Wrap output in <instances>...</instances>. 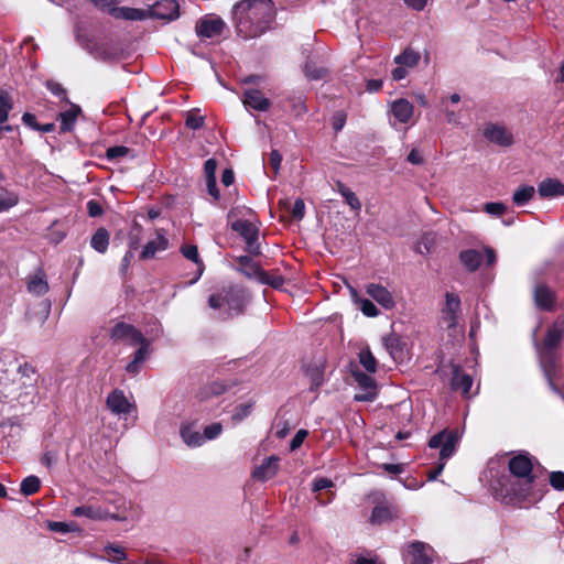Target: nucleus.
<instances>
[{"mask_svg": "<svg viewBox=\"0 0 564 564\" xmlns=\"http://www.w3.org/2000/svg\"><path fill=\"white\" fill-rule=\"evenodd\" d=\"M459 260L468 271L475 272L482 261V254L478 250L467 249L460 251Z\"/></svg>", "mask_w": 564, "mask_h": 564, "instance_id": "obj_23", "label": "nucleus"}, {"mask_svg": "<svg viewBox=\"0 0 564 564\" xmlns=\"http://www.w3.org/2000/svg\"><path fill=\"white\" fill-rule=\"evenodd\" d=\"M435 243L434 235L425 234L422 236L420 241L416 243V251L421 254L429 253Z\"/></svg>", "mask_w": 564, "mask_h": 564, "instance_id": "obj_41", "label": "nucleus"}, {"mask_svg": "<svg viewBox=\"0 0 564 564\" xmlns=\"http://www.w3.org/2000/svg\"><path fill=\"white\" fill-rule=\"evenodd\" d=\"M274 18L272 0H241L232 8L237 33L243 39H253L267 32Z\"/></svg>", "mask_w": 564, "mask_h": 564, "instance_id": "obj_1", "label": "nucleus"}, {"mask_svg": "<svg viewBox=\"0 0 564 564\" xmlns=\"http://www.w3.org/2000/svg\"><path fill=\"white\" fill-rule=\"evenodd\" d=\"M352 377L362 390L377 389L375 379L360 370L352 371Z\"/></svg>", "mask_w": 564, "mask_h": 564, "instance_id": "obj_38", "label": "nucleus"}, {"mask_svg": "<svg viewBox=\"0 0 564 564\" xmlns=\"http://www.w3.org/2000/svg\"><path fill=\"white\" fill-rule=\"evenodd\" d=\"M346 122V115L343 111H337L333 116V129L337 132L343 129Z\"/></svg>", "mask_w": 564, "mask_h": 564, "instance_id": "obj_64", "label": "nucleus"}, {"mask_svg": "<svg viewBox=\"0 0 564 564\" xmlns=\"http://www.w3.org/2000/svg\"><path fill=\"white\" fill-rule=\"evenodd\" d=\"M45 85L52 94H54L56 96H61L63 100L68 102V99L66 96V89L59 83H57L53 79H48V80H46Z\"/></svg>", "mask_w": 564, "mask_h": 564, "instance_id": "obj_50", "label": "nucleus"}, {"mask_svg": "<svg viewBox=\"0 0 564 564\" xmlns=\"http://www.w3.org/2000/svg\"><path fill=\"white\" fill-rule=\"evenodd\" d=\"M28 291L35 295H43L48 291V284L45 274L40 270L37 274L30 276L28 281Z\"/></svg>", "mask_w": 564, "mask_h": 564, "instance_id": "obj_27", "label": "nucleus"}, {"mask_svg": "<svg viewBox=\"0 0 564 564\" xmlns=\"http://www.w3.org/2000/svg\"><path fill=\"white\" fill-rule=\"evenodd\" d=\"M538 193L544 198L564 195V184L556 178H546L539 184Z\"/></svg>", "mask_w": 564, "mask_h": 564, "instance_id": "obj_19", "label": "nucleus"}, {"mask_svg": "<svg viewBox=\"0 0 564 564\" xmlns=\"http://www.w3.org/2000/svg\"><path fill=\"white\" fill-rule=\"evenodd\" d=\"M217 169V161L215 159H208L204 164V173L206 180L216 178L215 173Z\"/></svg>", "mask_w": 564, "mask_h": 564, "instance_id": "obj_58", "label": "nucleus"}, {"mask_svg": "<svg viewBox=\"0 0 564 564\" xmlns=\"http://www.w3.org/2000/svg\"><path fill=\"white\" fill-rule=\"evenodd\" d=\"M106 404L115 414H128L134 409V405L128 401L124 393L119 389H115L109 393Z\"/></svg>", "mask_w": 564, "mask_h": 564, "instance_id": "obj_11", "label": "nucleus"}, {"mask_svg": "<svg viewBox=\"0 0 564 564\" xmlns=\"http://www.w3.org/2000/svg\"><path fill=\"white\" fill-rule=\"evenodd\" d=\"M550 484L555 490H564V473L552 471L550 474Z\"/></svg>", "mask_w": 564, "mask_h": 564, "instance_id": "obj_55", "label": "nucleus"}, {"mask_svg": "<svg viewBox=\"0 0 564 564\" xmlns=\"http://www.w3.org/2000/svg\"><path fill=\"white\" fill-rule=\"evenodd\" d=\"M359 361L368 372L377 371V360L369 349L359 352Z\"/></svg>", "mask_w": 564, "mask_h": 564, "instance_id": "obj_40", "label": "nucleus"}, {"mask_svg": "<svg viewBox=\"0 0 564 564\" xmlns=\"http://www.w3.org/2000/svg\"><path fill=\"white\" fill-rule=\"evenodd\" d=\"M279 462L280 458L275 455L268 457L260 466L253 470L252 477L260 481H267L273 478L278 474Z\"/></svg>", "mask_w": 564, "mask_h": 564, "instance_id": "obj_12", "label": "nucleus"}, {"mask_svg": "<svg viewBox=\"0 0 564 564\" xmlns=\"http://www.w3.org/2000/svg\"><path fill=\"white\" fill-rule=\"evenodd\" d=\"M221 429L223 427L220 423L207 425L204 430V437L208 440L215 438L217 435L220 434Z\"/></svg>", "mask_w": 564, "mask_h": 564, "instance_id": "obj_62", "label": "nucleus"}, {"mask_svg": "<svg viewBox=\"0 0 564 564\" xmlns=\"http://www.w3.org/2000/svg\"><path fill=\"white\" fill-rule=\"evenodd\" d=\"M564 339V317L556 319L547 326L542 340L534 341V348L538 355L539 364L546 377L550 387L558 392L554 381L558 371L561 360V348Z\"/></svg>", "mask_w": 564, "mask_h": 564, "instance_id": "obj_2", "label": "nucleus"}, {"mask_svg": "<svg viewBox=\"0 0 564 564\" xmlns=\"http://www.w3.org/2000/svg\"><path fill=\"white\" fill-rule=\"evenodd\" d=\"M305 75L314 80L323 79L328 75V69L323 66H317L314 62L307 61L304 66Z\"/></svg>", "mask_w": 564, "mask_h": 564, "instance_id": "obj_32", "label": "nucleus"}, {"mask_svg": "<svg viewBox=\"0 0 564 564\" xmlns=\"http://www.w3.org/2000/svg\"><path fill=\"white\" fill-rule=\"evenodd\" d=\"M306 375L311 379V389L315 390L323 383V371L319 367H308L306 369Z\"/></svg>", "mask_w": 564, "mask_h": 564, "instance_id": "obj_43", "label": "nucleus"}, {"mask_svg": "<svg viewBox=\"0 0 564 564\" xmlns=\"http://www.w3.org/2000/svg\"><path fill=\"white\" fill-rule=\"evenodd\" d=\"M534 193L533 186H521L513 193L512 199L517 205H524L534 196Z\"/></svg>", "mask_w": 564, "mask_h": 564, "instance_id": "obj_37", "label": "nucleus"}, {"mask_svg": "<svg viewBox=\"0 0 564 564\" xmlns=\"http://www.w3.org/2000/svg\"><path fill=\"white\" fill-rule=\"evenodd\" d=\"M109 245V232L106 228H98L90 239V246L99 253H105Z\"/></svg>", "mask_w": 564, "mask_h": 564, "instance_id": "obj_28", "label": "nucleus"}, {"mask_svg": "<svg viewBox=\"0 0 564 564\" xmlns=\"http://www.w3.org/2000/svg\"><path fill=\"white\" fill-rule=\"evenodd\" d=\"M105 551L111 561L116 563H120L127 557L124 550L120 546L108 545L105 547Z\"/></svg>", "mask_w": 564, "mask_h": 564, "instance_id": "obj_45", "label": "nucleus"}, {"mask_svg": "<svg viewBox=\"0 0 564 564\" xmlns=\"http://www.w3.org/2000/svg\"><path fill=\"white\" fill-rule=\"evenodd\" d=\"M40 488H41L40 478L32 475L22 480L20 490L24 496H31V495H34L35 492H37L40 490Z\"/></svg>", "mask_w": 564, "mask_h": 564, "instance_id": "obj_34", "label": "nucleus"}, {"mask_svg": "<svg viewBox=\"0 0 564 564\" xmlns=\"http://www.w3.org/2000/svg\"><path fill=\"white\" fill-rule=\"evenodd\" d=\"M508 468L511 477L505 480L502 487L508 495L519 500L525 499L535 480L531 458L523 454L516 455L509 460Z\"/></svg>", "mask_w": 564, "mask_h": 564, "instance_id": "obj_3", "label": "nucleus"}, {"mask_svg": "<svg viewBox=\"0 0 564 564\" xmlns=\"http://www.w3.org/2000/svg\"><path fill=\"white\" fill-rule=\"evenodd\" d=\"M484 137L500 147H510L513 143L512 133L503 126L489 123L484 129Z\"/></svg>", "mask_w": 564, "mask_h": 564, "instance_id": "obj_10", "label": "nucleus"}, {"mask_svg": "<svg viewBox=\"0 0 564 564\" xmlns=\"http://www.w3.org/2000/svg\"><path fill=\"white\" fill-rule=\"evenodd\" d=\"M282 162V155L278 150H272L269 158V164L273 169L274 174L279 173V169Z\"/></svg>", "mask_w": 564, "mask_h": 564, "instance_id": "obj_61", "label": "nucleus"}, {"mask_svg": "<svg viewBox=\"0 0 564 564\" xmlns=\"http://www.w3.org/2000/svg\"><path fill=\"white\" fill-rule=\"evenodd\" d=\"M181 436L188 446H200L204 441V436L199 432L193 430L191 426H183L181 429Z\"/></svg>", "mask_w": 564, "mask_h": 564, "instance_id": "obj_30", "label": "nucleus"}, {"mask_svg": "<svg viewBox=\"0 0 564 564\" xmlns=\"http://www.w3.org/2000/svg\"><path fill=\"white\" fill-rule=\"evenodd\" d=\"M367 293L384 308H392L394 306L392 294L381 284H369L367 288Z\"/></svg>", "mask_w": 564, "mask_h": 564, "instance_id": "obj_18", "label": "nucleus"}, {"mask_svg": "<svg viewBox=\"0 0 564 564\" xmlns=\"http://www.w3.org/2000/svg\"><path fill=\"white\" fill-rule=\"evenodd\" d=\"M72 513L75 517H86L93 520H100L105 518L102 510L99 508H94L93 506L76 507Z\"/></svg>", "mask_w": 564, "mask_h": 564, "instance_id": "obj_31", "label": "nucleus"}, {"mask_svg": "<svg viewBox=\"0 0 564 564\" xmlns=\"http://www.w3.org/2000/svg\"><path fill=\"white\" fill-rule=\"evenodd\" d=\"M185 123L191 129H199L204 124V117L198 116L195 111H189L187 112Z\"/></svg>", "mask_w": 564, "mask_h": 564, "instance_id": "obj_51", "label": "nucleus"}, {"mask_svg": "<svg viewBox=\"0 0 564 564\" xmlns=\"http://www.w3.org/2000/svg\"><path fill=\"white\" fill-rule=\"evenodd\" d=\"M377 393V389L364 390V392L356 394L354 399L357 402H371L376 399Z\"/></svg>", "mask_w": 564, "mask_h": 564, "instance_id": "obj_60", "label": "nucleus"}, {"mask_svg": "<svg viewBox=\"0 0 564 564\" xmlns=\"http://www.w3.org/2000/svg\"><path fill=\"white\" fill-rule=\"evenodd\" d=\"M90 54L94 55L96 58L101 61H111L115 58V54L110 52L104 44L96 43L94 44L93 50L90 51Z\"/></svg>", "mask_w": 564, "mask_h": 564, "instance_id": "obj_42", "label": "nucleus"}, {"mask_svg": "<svg viewBox=\"0 0 564 564\" xmlns=\"http://www.w3.org/2000/svg\"><path fill=\"white\" fill-rule=\"evenodd\" d=\"M18 373L20 376L21 386L28 388L33 387L36 382V372L35 369L29 365L24 364L19 367Z\"/></svg>", "mask_w": 564, "mask_h": 564, "instance_id": "obj_29", "label": "nucleus"}, {"mask_svg": "<svg viewBox=\"0 0 564 564\" xmlns=\"http://www.w3.org/2000/svg\"><path fill=\"white\" fill-rule=\"evenodd\" d=\"M237 263V270L249 279L254 278L259 281L260 276H264V270H262L261 267L257 262H254L252 258L249 256L238 257Z\"/></svg>", "mask_w": 564, "mask_h": 564, "instance_id": "obj_16", "label": "nucleus"}, {"mask_svg": "<svg viewBox=\"0 0 564 564\" xmlns=\"http://www.w3.org/2000/svg\"><path fill=\"white\" fill-rule=\"evenodd\" d=\"M47 528L53 532L66 533V532H79L80 529L75 522H55L50 521Z\"/></svg>", "mask_w": 564, "mask_h": 564, "instance_id": "obj_39", "label": "nucleus"}, {"mask_svg": "<svg viewBox=\"0 0 564 564\" xmlns=\"http://www.w3.org/2000/svg\"><path fill=\"white\" fill-rule=\"evenodd\" d=\"M181 252L183 253V256L186 259H188L197 264L202 263V261L199 260V257H198V250H197L196 246H194V245L183 246L181 248Z\"/></svg>", "mask_w": 564, "mask_h": 564, "instance_id": "obj_53", "label": "nucleus"}, {"mask_svg": "<svg viewBox=\"0 0 564 564\" xmlns=\"http://www.w3.org/2000/svg\"><path fill=\"white\" fill-rule=\"evenodd\" d=\"M76 41L83 48H85L89 53L93 50L94 44L97 43L93 41L90 37H88L86 34H84L80 30H77L76 32Z\"/></svg>", "mask_w": 564, "mask_h": 564, "instance_id": "obj_56", "label": "nucleus"}, {"mask_svg": "<svg viewBox=\"0 0 564 564\" xmlns=\"http://www.w3.org/2000/svg\"><path fill=\"white\" fill-rule=\"evenodd\" d=\"M130 152V149L123 145H117L108 148L106 151V158L108 160H117L119 158L128 155Z\"/></svg>", "mask_w": 564, "mask_h": 564, "instance_id": "obj_48", "label": "nucleus"}, {"mask_svg": "<svg viewBox=\"0 0 564 564\" xmlns=\"http://www.w3.org/2000/svg\"><path fill=\"white\" fill-rule=\"evenodd\" d=\"M87 209H88V215L90 217H99L104 213L101 205L97 200H94V199H91L87 203Z\"/></svg>", "mask_w": 564, "mask_h": 564, "instance_id": "obj_63", "label": "nucleus"}, {"mask_svg": "<svg viewBox=\"0 0 564 564\" xmlns=\"http://www.w3.org/2000/svg\"><path fill=\"white\" fill-rule=\"evenodd\" d=\"M149 17L173 21L180 17V6L176 0H159L149 7Z\"/></svg>", "mask_w": 564, "mask_h": 564, "instance_id": "obj_7", "label": "nucleus"}, {"mask_svg": "<svg viewBox=\"0 0 564 564\" xmlns=\"http://www.w3.org/2000/svg\"><path fill=\"white\" fill-rule=\"evenodd\" d=\"M393 116L402 123H406L413 115V106L405 99H398L391 107Z\"/></svg>", "mask_w": 564, "mask_h": 564, "instance_id": "obj_24", "label": "nucleus"}, {"mask_svg": "<svg viewBox=\"0 0 564 564\" xmlns=\"http://www.w3.org/2000/svg\"><path fill=\"white\" fill-rule=\"evenodd\" d=\"M82 109L77 105H72L70 108L64 112L58 113V119L61 120V131L68 132L73 130L75 121Z\"/></svg>", "mask_w": 564, "mask_h": 564, "instance_id": "obj_25", "label": "nucleus"}, {"mask_svg": "<svg viewBox=\"0 0 564 564\" xmlns=\"http://www.w3.org/2000/svg\"><path fill=\"white\" fill-rule=\"evenodd\" d=\"M359 307L365 315L369 317H375L378 315V308L370 300L362 299L359 301Z\"/></svg>", "mask_w": 564, "mask_h": 564, "instance_id": "obj_54", "label": "nucleus"}, {"mask_svg": "<svg viewBox=\"0 0 564 564\" xmlns=\"http://www.w3.org/2000/svg\"><path fill=\"white\" fill-rule=\"evenodd\" d=\"M485 212L490 215L500 216L506 212V206L502 203H487Z\"/></svg>", "mask_w": 564, "mask_h": 564, "instance_id": "obj_59", "label": "nucleus"}, {"mask_svg": "<svg viewBox=\"0 0 564 564\" xmlns=\"http://www.w3.org/2000/svg\"><path fill=\"white\" fill-rule=\"evenodd\" d=\"M225 22L215 15H206L197 21L195 31L199 37L212 39L223 33Z\"/></svg>", "mask_w": 564, "mask_h": 564, "instance_id": "obj_8", "label": "nucleus"}, {"mask_svg": "<svg viewBox=\"0 0 564 564\" xmlns=\"http://www.w3.org/2000/svg\"><path fill=\"white\" fill-rule=\"evenodd\" d=\"M460 307V300L457 295H454L453 293H446V303L443 311L449 312L451 314L454 313L457 315V312Z\"/></svg>", "mask_w": 564, "mask_h": 564, "instance_id": "obj_47", "label": "nucleus"}, {"mask_svg": "<svg viewBox=\"0 0 564 564\" xmlns=\"http://www.w3.org/2000/svg\"><path fill=\"white\" fill-rule=\"evenodd\" d=\"M110 12L116 18H122L126 20L137 21V20H145L149 17V8L148 9H134V8H112Z\"/></svg>", "mask_w": 564, "mask_h": 564, "instance_id": "obj_21", "label": "nucleus"}, {"mask_svg": "<svg viewBox=\"0 0 564 564\" xmlns=\"http://www.w3.org/2000/svg\"><path fill=\"white\" fill-rule=\"evenodd\" d=\"M398 517V509L392 506H376L372 510L370 521L373 524H381Z\"/></svg>", "mask_w": 564, "mask_h": 564, "instance_id": "obj_22", "label": "nucleus"}, {"mask_svg": "<svg viewBox=\"0 0 564 564\" xmlns=\"http://www.w3.org/2000/svg\"><path fill=\"white\" fill-rule=\"evenodd\" d=\"M141 347L134 352L133 358L142 364L150 355V340L144 337L143 341H139Z\"/></svg>", "mask_w": 564, "mask_h": 564, "instance_id": "obj_49", "label": "nucleus"}, {"mask_svg": "<svg viewBox=\"0 0 564 564\" xmlns=\"http://www.w3.org/2000/svg\"><path fill=\"white\" fill-rule=\"evenodd\" d=\"M18 203V197L4 189H0V212L6 210Z\"/></svg>", "mask_w": 564, "mask_h": 564, "instance_id": "obj_44", "label": "nucleus"}, {"mask_svg": "<svg viewBox=\"0 0 564 564\" xmlns=\"http://www.w3.org/2000/svg\"><path fill=\"white\" fill-rule=\"evenodd\" d=\"M243 104L258 111H267L271 101L259 89H247L243 93Z\"/></svg>", "mask_w": 564, "mask_h": 564, "instance_id": "obj_14", "label": "nucleus"}, {"mask_svg": "<svg viewBox=\"0 0 564 564\" xmlns=\"http://www.w3.org/2000/svg\"><path fill=\"white\" fill-rule=\"evenodd\" d=\"M167 247L169 240L164 238L162 235H159L155 240H151L144 246L140 254V258L142 260L151 259L155 256L156 251L165 250Z\"/></svg>", "mask_w": 564, "mask_h": 564, "instance_id": "obj_26", "label": "nucleus"}, {"mask_svg": "<svg viewBox=\"0 0 564 564\" xmlns=\"http://www.w3.org/2000/svg\"><path fill=\"white\" fill-rule=\"evenodd\" d=\"M307 434L308 432L306 430H299L291 440L290 449L293 452L300 448L304 440L306 438Z\"/></svg>", "mask_w": 564, "mask_h": 564, "instance_id": "obj_57", "label": "nucleus"}, {"mask_svg": "<svg viewBox=\"0 0 564 564\" xmlns=\"http://www.w3.org/2000/svg\"><path fill=\"white\" fill-rule=\"evenodd\" d=\"M231 229L238 232L247 243V251L250 254H261L260 245L258 243L259 229L248 220H236L231 224Z\"/></svg>", "mask_w": 564, "mask_h": 564, "instance_id": "obj_6", "label": "nucleus"}, {"mask_svg": "<svg viewBox=\"0 0 564 564\" xmlns=\"http://www.w3.org/2000/svg\"><path fill=\"white\" fill-rule=\"evenodd\" d=\"M248 301L249 295L243 288L229 286L217 294H212L208 299V305L214 310L227 306L228 316H232L241 314Z\"/></svg>", "mask_w": 564, "mask_h": 564, "instance_id": "obj_4", "label": "nucleus"}, {"mask_svg": "<svg viewBox=\"0 0 564 564\" xmlns=\"http://www.w3.org/2000/svg\"><path fill=\"white\" fill-rule=\"evenodd\" d=\"M13 104L9 93L0 89V123L8 120L9 111L12 109Z\"/></svg>", "mask_w": 564, "mask_h": 564, "instance_id": "obj_36", "label": "nucleus"}, {"mask_svg": "<svg viewBox=\"0 0 564 564\" xmlns=\"http://www.w3.org/2000/svg\"><path fill=\"white\" fill-rule=\"evenodd\" d=\"M458 432L456 430L447 431L443 430L440 433L433 435L429 441L431 448L441 447L440 460L448 459L456 451L458 443Z\"/></svg>", "mask_w": 564, "mask_h": 564, "instance_id": "obj_5", "label": "nucleus"}, {"mask_svg": "<svg viewBox=\"0 0 564 564\" xmlns=\"http://www.w3.org/2000/svg\"><path fill=\"white\" fill-rule=\"evenodd\" d=\"M338 191L344 196L346 203L351 207V209L359 212L361 209V203L356 194L350 191L346 185L338 182Z\"/></svg>", "mask_w": 564, "mask_h": 564, "instance_id": "obj_33", "label": "nucleus"}, {"mask_svg": "<svg viewBox=\"0 0 564 564\" xmlns=\"http://www.w3.org/2000/svg\"><path fill=\"white\" fill-rule=\"evenodd\" d=\"M383 345L393 360H403L405 356V343L394 333L383 337Z\"/></svg>", "mask_w": 564, "mask_h": 564, "instance_id": "obj_15", "label": "nucleus"}, {"mask_svg": "<svg viewBox=\"0 0 564 564\" xmlns=\"http://www.w3.org/2000/svg\"><path fill=\"white\" fill-rule=\"evenodd\" d=\"M451 384L453 390L460 391L463 395L469 397V391L473 386V378L465 373L459 366L454 365Z\"/></svg>", "mask_w": 564, "mask_h": 564, "instance_id": "obj_13", "label": "nucleus"}, {"mask_svg": "<svg viewBox=\"0 0 564 564\" xmlns=\"http://www.w3.org/2000/svg\"><path fill=\"white\" fill-rule=\"evenodd\" d=\"M534 301L540 308L550 311L553 307L554 293L545 284H539L534 290Z\"/></svg>", "mask_w": 564, "mask_h": 564, "instance_id": "obj_20", "label": "nucleus"}, {"mask_svg": "<svg viewBox=\"0 0 564 564\" xmlns=\"http://www.w3.org/2000/svg\"><path fill=\"white\" fill-rule=\"evenodd\" d=\"M252 411V403H242L235 408L232 413V420L236 422L242 421L247 417Z\"/></svg>", "mask_w": 564, "mask_h": 564, "instance_id": "obj_46", "label": "nucleus"}, {"mask_svg": "<svg viewBox=\"0 0 564 564\" xmlns=\"http://www.w3.org/2000/svg\"><path fill=\"white\" fill-rule=\"evenodd\" d=\"M431 547L423 542H413L409 545V556L411 557L410 564H433V561L429 554Z\"/></svg>", "mask_w": 564, "mask_h": 564, "instance_id": "obj_17", "label": "nucleus"}, {"mask_svg": "<svg viewBox=\"0 0 564 564\" xmlns=\"http://www.w3.org/2000/svg\"><path fill=\"white\" fill-rule=\"evenodd\" d=\"M110 338L113 341L130 340L131 345H139L144 340L142 333L133 325L123 322L117 323L110 330Z\"/></svg>", "mask_w": 564, "mask_h": 564, "instance_id": "obj_9", "label": "nucleus"}, {"mask_svg": "<svg viewBox=\"0 0 564 564\" xmlns=\"http://www.w3.org/2000/svg\"><path fill=\"white\" fill-rule=\"evenodd\" d=\"M262 284H268L274 289H280L284 283V278L281 275L271 276L264 271V276L259 279Z\"/></svg>", "mask_w": 564, "mask_h": 564, "instance_id": "obj_52", "label": "nucleus"}, {"mask_svg": "<svg viewBox=\"0 0 564 564\" xmlns=\"http://www.w3.org/2000/svg\"><path fill=\"white\" fill-rule=\"evenodd\" d=\"M420 61V54L411 48H406L402 54L394 58L398 65H405L409 67L415 66Z\"/></svg>", "mask_w": 564, "mask_h": 564, "instance_id": "obj_35", "label": "nucleus"}]
</instances>
